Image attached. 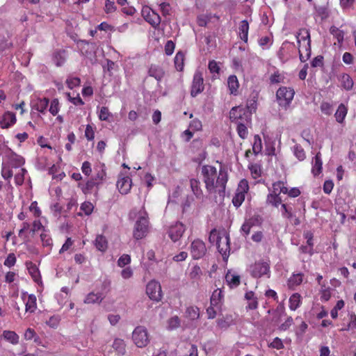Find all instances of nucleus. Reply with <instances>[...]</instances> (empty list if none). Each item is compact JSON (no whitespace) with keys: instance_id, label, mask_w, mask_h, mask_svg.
Listing matches in <instances>:
<instances>
[{"instance_id":"obj_43","label":"nucleus","mask_w":356,"mask_h":356,"mask_svg":"<svg viewBox=\"0 0 356 356\" xmlns=\"http://www.w3.org/2000/svg\"><path fill=\"white\" fill-rule=\"evenodd\" d=\"M95 246L101 252H105L108 248V241L102 234L97 235L95 238Z\"/></svg>"},{"instance_id":"obj_20","label":"nucleus","mask_w":356,"mask_h":356,"mask_svg":"<svg viewBox=\"0 0 356 356\" xmlns=\"http://www.w3.org/2000/svg\"><path fill=\"white\" fill-rule=\"evenodd\" d=\"M26 266L33 280L38 284H42V277L39 268L36 264L31 261H29L26 262Z\"/></svg>"},{"instance_id":"obj_9","label":"nucleus","mask_w":356,"mask_h":356,"mask_svg":"<svg viewBox=\"0 0 356 356\" xmlns=\"http://www.w3.org/2000/svg\"><path fill=\"white\" fill-rule=\"evenodd\" d=\"M106 356H124L126 354V344L123 339L116 338L114 339L112 346L108 349H105Z\"/></svg>"},{"instance_id":"obj_36","label":"nucleus","mask_w":356,"mask_h":356,"mask_svg":"<svg viewBox=\"0 0 356 356\" xmlns=\"http://www.w3.org/2000/svg\"><path fill=\"white\" fill-rule=\"evenodd\" d=\"M228 88L231 94L236 95L239 87V83L236 76L231 75L227 80Z\"/></svg>"},{"instance_id":"obj_1","label":"nucleus","mask_w":356,"mask_h":356,"mask_svg":"<svg viewBox=\"0 0 356 356\" xmlns=\"http://www.w3.org/2000/svg\"><path fill=\"white\" fill-rule=\"evenodd\" d=\"M202 175L205 187L209 193H218L220 195L225 193L228 181V173L224 167L220 166L218 172L215 167L204 165L202 167Z\"/></svg>"},{"instance_id":"obj_58","label":"nucleus","mask_w":356,"mask_h":356,"mask_svg":"<svg viewBox=\"0 0 356 356\" xmlns=\"http://www.w3.org/2000/svg\"><path fill=\"white\" fill-rule=\"evenodd\" d=\"M80 209L87 216L92 213L94 206L93 204L88 201L83 202L81 205Z\"/></svg>"},{"instance_id":"obj_37","label":"nucleus","mask_w":356,"mask_h":356,"mask_svg":"<svg viewBox=\"0 0 356 356\" xmlns=\"http://www.w3.org/2000/svg\"><path fill=\"white\" fill-rule=\"evenodd\" d=\"M3 339L13 345L19 343V337L14 331L4 330L2 334Z\"/></svg>"},{"instance_id":"obj_51","label":"nucleus","mask_w":356,"mask_h":356,"mask_svg":"<svg viewBox=\"0 0 356 356\" xmlns=\"http://www.w3.org/2000/svg\"><path fill=\"white\" fill-rule=\"evenodd\" d=\"M293 154L299 161H303L306 158L305 152L300 145H294Z\"/></svg>"},{"instance_id":"obj_34","label":"nucleus","mask_w":356,"mask_h":356,"mask_svg":"<svg viewBox=\"0 0 356 356\" xmlns=\"http://www.w3.org/2000/svg\"><path fill=\"white\" fill-rule=\"evenodd\" d=\"M53 60L57 67L64 65L66 60V51L65 50H57L53 54Z\"/></svg>"},{"instance_id":"obj_45","label":"nucleus","mask_w":356,"mask_h":356,"mask_svg":"<svg viewBox=\"0 0 356 356\" xmlns=\"http://www.w3.org/2000/svg\"><path fill=\"white\" fill-rule=\"evenodd\" d=\"M273 193L280 194L284 193L286 192V183L283 181H277L273 184L272 185V191Z\"/></svg>"},{"instance_id":"obj_31","label":"nucleus","mask_w":356,"mask_h":356,"mask_svg":"<svg viewBox=\"0 0 356 356\" xmlns=\"http://www.w3.org/2000/svg\"><path fill=\"white\" fill-rule=\"evenodd\" d=\"M330 33L337 40L338 45L341 47L344 40L345 32L335 26H332L330 28Z\"/></svg>"},{"instance_id":"obj_21","label":"nucleus","mask_w":356,"mask_h":356,"mask_svg":"<svg viewBox=\"0 0 356 356\" xmlns=\"http://www.w3.org/2000/svg\"><path fill=\"white\" fill-rule=\"evenodd\" d=\"M16 122L15 114L10 111H7L0 118V127L1 129H8L15 124Z\"/></svg>"},{"instance_id":"obj_62","label":"nucleus","mask_w":356,"mask_h":356,"mask_svg":"<svg viewBox=\"0 0 356 356\" xmlns=\"http://www.w3.org/2000/svg\"><path fill=\"white\" fill-rule=\"evenodd\" d=\"M29 210L33 213L35 218H39L42 214V211L38 206V202L36 201L31 202L29 206Z\"/></svg>"},{"instance_id":"obj_23","label":"nucleus","mask_w":356,"mask_h":356,"mask_svg":"<svg viewBox=\"0 0 356 356\" xmlns=\"http://www.w3.org/2000/svg\"><path fill=\"white\" fill-rule=\"evenodd\" d=\"M148 75L154 77L156 80L159 81L163 78L165 71L161 66L156 64H152L148 69Z\"/></svg>"},{"instance_id":"obj_11","label":"nucleus","mask_w":356,"mask_h":356,"mask_svg":"<svg viewBox=\"0 0 356 356\" xmlns=\"http://www.w3.org/2000/svg\"><path fill=\"white\" fill-rule=\"evenodd\" d=\"M146 293L149 298L156 302L162 299V290L161 284L156 280H151L146 286Z\"/></svg>"},{"instance_id":"obj_33","label":"nucleus","mask_w":356,"mask_h":356,"mask_svg":"<svg viewBox=\"0 0 356 356\" xmlns=\"http://www.w3.org/2000/svg\"><path fill=\"white\" fill-rule=\"evenodd\" d=\"M266 204L277 208L282 204V199L280 194L270 192L266 197Z\"/></svg>"},{"instance_id":"obj_15","label":"nucleus","mask_w":356,"mask_h":356,"mask_svg":"<svg viewBox=\"0 0 356 356\" xmlns=\"http://www.w3.org/2000/svg\"><path fill=\"white\" fill-rule=\"evenodd\" d=\"M142 16L147 22L154 28L157 27L161 23V17L159 15L155 13L149 6H145L143 8Z\"/></svg>"},{"instance_id":"obj_22","label":"nucleus","mask_w":356,"mask_h":356,"mask_svg":"<svg viewBox=\"0 0 356 356\" xmlns=\"http://www.w3.org/2000/svg\"><path fill=\"white\" fill-rule=\"evenodd\" d=\"M95 174L92 177L101 185L106 177V166L104 163H99L95 167Z\"/></svg>"},{"instance_id":"obj_57","label":"nucleus","mask_w":356,"mask_h":356,"mask_svg":"<svg viewBox=\"0 0 356 356\" xmlns=\"http://www.w3.org/2000/svg\"><path fill=\"white\" fill-rule=\"evenodd\" d=\"M245 220L250 225L251 228L254 226H259L262 223V218L259 215H254Z\"/></svg>"},{"instance_id":"obj_47","label":"nucleus","mask_w":356,"mask_h":356,"mask_svg":"<svg viewBox=\"0 0 356 356\" xmlns=\"http://www.w3.org/2000/svg\"><path fill=\"white\" fill-rule=\"evenodd\" d=\"M263 149L261 138L259 135L254 136V142L252 145V152L254 155H258L261 152Z\"/></svg>"},{"instance_id":"obj_64","label":"nucleus","mask_w":356,"mask_h":356,"mask_svg":"<svg viewBox=\"0 0 356 356\" xmlns=\"http://www.w3.org/2000/svg\"><path fill=\"white\" fill-rule=\"evenodd\" d=\"M131 263V257L129 254H122L118 261V266L122 268Z\"/></svg>"},{"instance_id":"obj_39","label":"nucleus","mask_w":356,"mask_h":356,"mask_svg":"<svg viewBox=\"0 0 356 356\" xmlns=\"http://www.w3.org/2000/svg\"><path fill=\"white\" fill-rule=\"evenodd\" d=\"M225 280L231 288L238 286L241 283V277L238 275H234L228 271L225 275Z\"/></svg>"},{"instance_id":"obj_10","label":"nucleus","mask_w":356,"mask_h":356,"mask_svg":"<svg viewBox=\"0 0 356 356\" xmlns=\"http://www.w3.org/2000/svg\"><path fill=\"white\" fill-rule=\"evenodd\" d=\"M132 339L134 343L138 347L143 348L146 346L149 342V338L146 328L143 326L136 327L132 333Z\"/></svg>"},{"instance_id":"obj_52","label":"nucleus","mask_w":356,"mask_h":356,"mask_svg":"<svg viewBox=\"0 0 356 356\" xmlns=\"http://www.w3.org/2000/svg\"><path fill=\"white\" fill-rule=\"evenodd\" d=\"M96 127L91 124H87L85 129V137L88 141H92L95 138Z\"/></svg>"},{"instance_id":"obj_59","label":"nucleus","mask_w":356,"mask_h":356,"mask_svg":"<svg viewBox=\"0 0 356 356\" xmlns=\"http://www.w3.org/2000/svg\"><path fill=\"white\" fill-rule=\"evenodd\" d=\"M202 122L199 119L195 118L190 122L189 129H191L193 131H200L202 130Z\"/></svg>"},{"instance_id":"obj_25","label":"nucleus","mask_w":356,"mask_h":356,"mask_svg":"<svg viewBox=\"0 0 356 356\" xmlns=\"http://www.w3.org/2000/svg\"><path fill=\"white\" fill-rule=\"evenodd\" d=\"M304 274L302 273H293L287 281V286L290 289H294L303 282Z\"/></svg>"},{"instance_id":"obj_53","label":"nucleus","mask_w":356,"mask_h":356,"mask_svg":"<svg viewBox=\"0 0 356 356\" xmlns=\"http://www.w3.org/2000/svg\"><path fill=\"white\" fill-rule=\"evenodd\" d=\"M24 339L29 341L33 339L35 343L38 342L39 337L36 334L35 330L32 328H28L24 335Z\"/></svg>"},{"instance_id":"obj_50","label":"nucleus","mask_w":356,"mask_h":356,"mask_svg":"<svg viewBox=\"0 0 356 356\" xmlns=\"http://www.w3.org/2000/svg\"><path fill=\"white\" fill-rule=\"evenodd\" d=\"M202 270L200 266L195 265L192 267L190 273H189V277L191 280H193L194 281H197L200 280L201 275H202Z\"/></svg>"},{"instance_id":"obj_54","label":"nucleus","mask_w":356,"mask_h":356,"mask_svg":"<svg viewBox=\"0 0 356 356\" xmlns=\"http://www.w3.org/2000/svg\"><path fill=\"white\" fill-rule=\"evenodd\" d=\"M42 230V232H45L46 229L42 225L41 221L40 220H35L32 222V227L31 229V232L32 235L35 234V232Z\"/></svg>"},{"instance_id":"obj_41","label":"nucleus","mask_w":356,"mask_h":356,"mask_svg":"<svg viewBox=\"0 0 356 356\" xmlns=\"http://www.w3.org/2000/svg\"><path fill=\"white\" fill-rule=\"evenodd\" d=\"M185 55L181 51H179L174 58L175 68L181 72L184 67Z\"/></svg>"},{"instance_id":"obj_38","label":"nucleus","mask_w":356,"mask_h":356,"mask_svg":"<svg viewBox=\"0 0 356 356\" xmlns=\"http://www.w3.org/2000/svg\"><path fill=\"white\" fill-rule=\"evenodd\" d=\"M185 317L191 321L197 320L200 317V309L196 306H189L185 312Z\"/></svg>"},{"instance_id":"obj_4","label":"nucleus","mask_w":356,"mask_h":356,"mask_svg":"<svg viewBox=\"0 0 356 356\" xmlns=\"http://www.w3.org/2000/svg\"><path fill=\"white\" fill-rule=\"evenodd\" d=\"M254 104H256V102L254 101L250 105L248 104L246 108L242 106L233 107L229 112V119L231 122L236 124L240 122L250 124L251 111L252 109L254 111L256 109V106H254Z\"/></svg>"},{"instance_id":"obj_46","label":"nucleus","mask_w":356,"mask_h":356,"mask_svg":"<svg viewBox=\"0 0 356 356\" xmlns=\"http://www.w3.org/2000/svg\"><path fill=\"white\" fill-rule=\"evenodd\" d=\"M40 240L43 247L49 248V250L51 249L53 246V240L47 230L42 232L40 234Z\"/></svg>"},{"instance_id":"obj_42","label":"nucleus","mask_w":356,"mask_h":356,"mask_svg":"<svg viewBox=\"0 0 356 356\" xmlns=\"http://www.w3.org/2000/svg\"><path fill=\"white\" fill-rule=\"evenodd\" d=\"M191 190L197 198H201L203 195L202 189L200 188V182L197 179H191L190 180Z\"/></svg>"},{"instance_id":"obj_8","label":"nucleus","mask_w":356,"mask_h":356,"mask_svg":"<svg viewBox=\"0 0 356 356\" xmlns=\"http://www.w3.org/2000/svg\"><path fill=\"white\" fill-rule=\"evenodd\" d=\"M149 230V220L147 216H140L135 224L134 237L136 240L142 239L146 236Z\"/></svg>"},{"instance_id":"obj_30","label":"nucleus","mask_w":356,"mask_h":356,"mask_svg":"<svg viewBox=\"0 0 356 356\" xmlns=\"http://www.w3.org/2000/svg\"><path fill=\"white\" fill-rule=\"evenodd\" d=\"M302 304V296L298 293H293L289 299V307L292 311H296Z\"/></svg>"},{"instance_id":"obj_14","label":"nucleus","mask_w":356,"mask_h":356,"mask_svg":"<svg viewBox=\"0 0 356 356\" xmlns=\"http://www.w3.org/2000/svg\"><path fill=\"white\" fill-rule=\"evenodd\" d=\"M186 231V226L180 222L171 225L167 231L169 238L173 241H178Z\"/></svg>"},{"instance_id":"obj_17","label":"nucleus","mask_w":356,"mask_h":356,"mask_svg":"<svg viewBox=\"0 0 356 356\" xmlns=\"http://www.w3.org/2000/svg\"><path fill=\"white\" fill-rule=\"evenodd\" d=\"M119 192L126 195L130 192L132 186V180L128 175L120 174L116 184Z\"/></svg>"},{"instance_id":"obj_19","label":"nucleus","mask_w":356,"mask_h":356,"mask_svg":"<svg viewBox=\"0 0 356 356\" xmlns=\"http://www.w3.org/2000/svg\"><path fill=\"white\" fill-rule=\"evenodd\" d=\"M21 298L25 303V311L33 313L37 309V299L34 294H29L27 292H22Z\"/></svg>"},{"instance_id":"obj_32","label":"nucleus","mask_w":356,"mask_h":356,"mask_svg":"<svg viewBox=\"0 0 356 356\" xmlns=\"http://www.w3.org/2000/svg\"><path fill=\"white\" fill-rule=\"evenodd\" d=\"M104 298L101 293H89L85 298L83 302L85 304H99L103 300Z\"/></svg>"},{"instance_id":"obj_49","label":"nucleus","mask_w":356,"mask_h":356,"mask_svg":"<svg viewBox=\"0 0 356 356\" xmlns=\"http://www.w3.org/2000/svg\"><path fill=\"white\" fill-rule=\"evenodd\" d=\"M98 117L102 121H109L110 118L112 117V113L109 111L108 107L102 106L98 111Z\"/></svg>"},{"instance_id":"obj_3","label":"nucleus","mask_w":356,"mask_h":356,"mask_svg":"<svg viewBox=\"0 0 356 356\" xmlns=\"http://www.w3.org/2000/svg\"><path fill=\"white\" fill-rule=\"evenodd\" d=\"M254 104H256V102L254 101L250 105L248 104L246 108L242 106L233 107L229 112V119L231 122L236 124L240 122L250 124L251 111L252 109L254 111L256 109V106H254Z\"/></svg>"},{"instance_id":"obj_35","label":"nucleus","mask_w":356,"mask_h":356,"mask_svg":"<svg viewBox=\"0 0 356 356\" xmlns=\"http://www.w3.org/2000/svg\"><path fill=\"white\" fill-rule=\"evenodd\" d=\"M322 165L321 154L320 152H318L314 157V161L312 168V172L314 176H318L321 173L323 169Z\"/></svg>"},{"instance_id":"obj_44","label":"nucleus","mask_w":356,"mask_h":356,"mask_svg":"<svg viewBox=\"0 0 356 356\" xmlns=\"http://www.w3.org/2000/svg\"><path fill=\"white\" fill-rule=\"evenodd\" d=\"M347 107L343 104H339L334 115L336 120L339 123H342L347 115Z\"/></svg>"},{"instance_id":"obj_2","label":"nucleus","mask_w":356,"mask_h":356,"mask_svg":"<svg viewBox=\"0 0 356 356\" xmlns=\"http://www.w3.org/2000/svg\"><path fill=\"white\" fill-rule=\"evenodd\" d=\"M298 43L299 58L301 62L305 63L311 56V36L309 30L302 28L296 34Z\"/></svg>"},{"instance_id":"obj_12","label":"nucleus","mask_w":356,"mask_h":356,"mask_svg":"<svg viewBox=\"0 0 356 356\" xmlns=\"http://www.w3.org/2000/svg\"><path fill=\"white\" fill-rule=\"evenodd\" d=\"M204 89V79L200 71H196L194 74L191 88V95L195 97Z\"/></svg>"},{"instance_id":"obj_16","label":"nucleus","mask_w":356,"mask_h":356,"mask_svg":"<svg viewBox=\"0 0 356 356\" xmlns=\"http://www.w3.org/2000/svg\"><path fill=\"white\" fill-rule=\"evenodd\" d=\"M207 252L205 243L200 239L194 240L191 245V254L194 259L203 257Z\"/></svg>"},{"instance_id":"obj_60","label":"nucleus","mask_w":356,"mask_h":356,"mask_svg":"<svg viewBox=\"0 0 356 356\" xmlns=\"http://www.w3.org/2000/svg\"><path fill=\"white\" fill-rule=\"evenodd\" d=\"M81 83V79L79 77H69L66 80V84L70 89L79 86Z\"/></svg>"},{"instance_id":"obj_26","label":"nucleus","mask_w":356,"mask_h":356,"mask_svg":"<svg viewBox=\"0 0 356 356\" xmlns=\"http://www.w3.org/2000/svg\"><path fill=\"white\" fill-rule=\"evenodd\" d=\"M245 298L248 301V303L246 306L247 309L254 310L257 309L259 305L258 298L253 291H247L245 293Z\"/></svg>"},{"instance_id":"obj_56","label":"nucleus","mask_w":356,"mask_h":356,"mask_svg":"<svg viewBox=\"0 0 356 356\" xmlns=\"http://www.w3.org/2000/svg\"><path fill=\"white\" fill-rule=\"evenodd\" d=\"M269 79L270 83L272 84L280 83L284 81V76L283 74L277 71L270 75Z\"/></svg>"},{"instance_id":"obj_28","label":"nucleus","mask_w":356,"mask_h":356,"mask_svg":"<svg viewBox=\"0 0 356 356\" xmlns=\"http://www.w3.org/2000/svg\"><path fill=\"white\" fill-rule=\"evenodd\" d=\"M249 23L246 19L242 20L238 26V34L241 40L247 43L248 40Z\"/></svg>"},{"instance_id":"obj_5","label":"nucleus","mask_w":356,"mask_h":356,"mask_svg":"<svg viewBox=\"0 0 356 356\" xmlns=\"http://www.w3.org/2000/svg\"><path fill=\"white\" fill-rule=\"evenodd\" d=\"M294 95L295 91L292 88L286 86L280 87L276 92L278 104L286 109L291 104Z\"/></svg>"},{"instance_id":"obj_63","label":"nucleus","mask_w":356,"mask_h":356,"mask_svg":"<svg viewBox=\"0 0 356 356\" xmlns=\"http://www.w3.org/2000/svg\"><path fill=\"white\" fill-rule=\"evenodd\" d=\"M175 49V44L172 40H168L165 44L164 50L167 56H171Z\"/></svg>"},{"instance_id":"obj_27","label":"nucleus","mask_w":356,"mask_h":356,"mask_svg":"<svg viewBox=\"0 0 356 356\" xmlns=\"http://www.w3.org/2000/svg\"><path fill=\"white\" fill-rule=\"evenodd\" d=\"M49 100L47 97L38 98L33 104V108L41 113H44L49 105Z\"/></svg>"},{"instance_id":"obj_48","label":"nucleus","mask_w":356,"mask_h":356,"mask_svg":"<svg viewBox=\"0 0 356 356\" xmlns=\"http://www.w3.org/2000/svg\"><path fill=\"white\" fill-rule=\"evenodd\" d=\"M249 124L240 122L237 124L236 131L238 136L242 139H245L248 135V125Z\"/></svg>"},{"instance_id":"obj_29","label":"nucleus","mask_w":356,"mask_h":356,"mask_svg":"<svg viewBox=\"0 0 356 356\" xmlns=\"http://www.w3.org/2000/svg\"><path fill=\"white\" fill-rule=\"evenodd\" d=\"M341 87L346 90H350L353 87V80L348 74L343 73L339 77Z\"/></svg>"},{"instance_id":"obj_55","label":"nucleus","mask_w":356,"mask_h":356,"mask_svg":"<svg viewBox=\"0 0 356 356\" xmlns=\"http://www.w3.org/2000/svg\"><path fill=\"white\" fill-rule=\"evenodd\" d=\"M60 110L59 101L58 99H54L51 100L49 111L50 113L55 116L56 115Z\"/></svg>"},{"instance_id":"obj_24","label":"nucleus","mask_w":356,"mask_h":356,"mask_svg":"<svg viewBox=\"0 0 356 356\" xmlns=\"http://www.w3.org/2000/svg\"><path fill=\"white\" fill-rule=\"evenodd\" d=\"M281 212L282 217L287 218L289 220H293V224L298 225L300 224L298 218H296L293 214V209L291 207H288L286 204H281Z\"/></svg>"},{"instance_id":"obj_7","label":"nucleus","mask_w":356,"mask_h":356,"mask_svg":"<svg viewBox=\"0 0 356 356\" xmlns=\"http://www.w3.org/2000/svg\"><path fill=\"white\" fill-rule=\"evenodd\" d=\"M248 190V181L245 179H241L238 184L236 193L232 198V203L235 207L238 208L242 204Z\"/></svg>"},{"instance_id":"obj_40","label":"nucleus","mask_w":356,"mask_h":356,"mask_svg":"<svg viewBox=\"0 0 356 356\" xmlns=\"http://www.w3.org/2000/svg\"><path fill=\"white\" fill-rule=\"evenodd\" d=\"M223 298L222 291L217 289L213 292L211 299L210 304L211 306L219 307Z\"/></svg>"},{"instance_id":"obj_13","label":"nucleus","mask_w":356,"mask_h":356,"mask_svg":"<svg viewBox=\"0 0 356 356\" xmlns=\"http://www.w3.org/2000/svg\"><path fill=\"white\" fill-rule=\"evenodd\" d=\"M230 238L229 234L225 232H222V237L218 240L216 243L218 252L222 254L224 259H227L230 252Z\"/></svg>"},{"instance_id":"obj_61","label":"nucleus","mask_w":356,"mask_h":356,"mask_svg":"<svg viewBox=\"0 0 356 356\" xmlns=\"http://www.w3.org/2000/svg\"><path fill=\"white\" fill-rule=\"evenodd\" d=\"M249 169L250 170V172L252 175V177L254 178V179H257L258 177H259L261 175V166L258 164H252L250 167H249Z\"/></svg>"},{"instance_id":"obj_6","label":"nucleus","mask_w":356,"mask_h":356,"mask_svg":"<svg viewBox=\"0 0 356 356\" xmlns=\"http://www.w3.org/2000/svg\"><path fill=\"white\" fill-rule=\"evenodd\" d=\"M250 273L253 277L259 278L266 275L270 277V261L259 260L250 266Z\"/></svg>"},{"instance_id":"obj_18","label":"nucleus","mask_w":356,"mask_h":356,"mask_svg":"<svg viewBox=\"0 0 356 356\" xmlns=\"http://www.w3.org/2000/svg\"><path fill=\"white\" fill-rule=\"evenodd\" d=\"M99 186L98 182L95 181L92 178L88 179L84 184L81 183L78 184V187L80 188L83 193L86 195L94 193L95 195L97 196Z\"/></svg>"}]
</instances>
